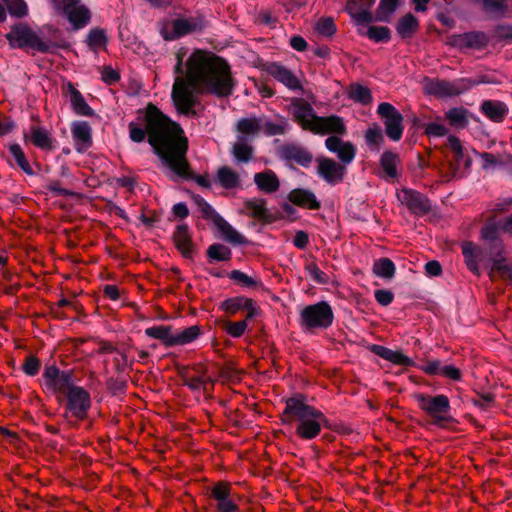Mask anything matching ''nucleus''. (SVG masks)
<instances>
[{"instance_id": "obj_1", "label": "nucleus", "mask_w": 512, "mask_h": 512, "mask_svg": "<svg viewBox=\"0 0 512 512\" xmlns=\"http://www.w3.org/2000/svg\"><path fill=\"white\" fill-rule=\"evenodd\" d=\"M184 56L182 49L176 54L174 72L179 76L173 84L171 97L180 114L195 117L194 107L199 105L195 93L227 98L232 95L236 81L227 61L219 56L195 50L185 62L186 71Z\"/></svg>"}, {"instance_id": "obj_2", "label": "nucleus", "mask_w": 512, "mask_h": 512, "mask_svg": "<svg viewBox=\"0 0 512 512\" xmlns=\"http://www.w3.org/2000/svg\"><path fill=\"white\" fill-rule=\"evenodd\" d=\"M128 129L129 137L135 143L143 142L148 135L147 142L153 153L169 170L168 177L171 180H194L201 187H211V182L206 176L195 175L190 170L186 157L188 139L182 127L157 106L149 103L144 110H138L137 122H130Z\"/></svg>"}, {"instance_id": "obj_3", "label": "nucleus", "mask_w": 512, "mask_h": 512, "mask_svg": "<svg viewBox=\"0 0 512 512\" xmlns=\"http://www.w3.org/2000/svg\"><path fill=\"white\" fill-rule=\"evenodd\" d=\"M281 421L284 425L295 423V434L302 440L316 438L322 427L340 431L336 422L329 420L319 409L308 405L306 396L301 393H296L285 400Z\"/></svg>"}, {"instance_id": "obj_4", "label": "nucleus", "mask_w": 512, "mask_h": 512, "mask_svg": "<svg viewBox=\"0 0 512 512\" xmlns=\"http://www.w3.org/2000/svg\"><path fill=\"white\" fill-rule=\"evenodd\" d=\"M480 236L481 245H476L471 241H465L461 245L466 266L476 276H480L482 273L480 265L508 254L500 237L498 225L484 224Z\"/></svg>"}, {"instance_id": "obj_5", "label": "nucleus", "mask_w": 512, "mask_h": 512, "mask_svg": "<svg viewBox=\"0 0 512 512\" xmlns=\"http://www.w3.org/2000/svg\"><path fill=\"white\" fill-rule=\"evenodd\" d=\"M5 38L11 48H30L40 53H48L53 47L62 49L69 47V44L65 41L59 43L43 41L27 23L23 22L12 25Z\"/></svg>"}, {"instance_id": "obj_6", "label": "nucleus", "mask_w": 512, "mask_h": 512, "mask_svg": "<svg viewBox=\"0 0 512 512\" xmlns=\"http://www.w3.org/2000/svg\"><path fill=\"white\" fill-rule=\"evenodd\" d=\"M334 321V312L326 301L307 305L300 310L298 324L307 331L326 330Z\"/></svg>"}, {"instance_id": "obj_7", "label": "nucleus", "mask_w": 512, "mask_h": 512, "mask_svg": "<svg viewBox=\"0 0 512 512\" xmlns=\"http://www.w3.org/2000/svg\"><path fill=\"white\" fill-rule=\"evenodd\" d=\"M421 410L433 419V424L443 427L445 423L453 421L450 415L451 405L449 398L444 394L430 396L424 393L414 395Z\"/></svg>"}, {"instance_id": "obj_8", "label": "nucleus", "mask_w": 512, "mask_h": 512, "mask_svg": "<svg viewBox=\"0 0 512 512\" xmlns=\"http://www.w3.org/2000/svg\"><path fill=\"white\" fill-rule=\"evenodd\" d=\"M57 14L66 16L73 30H80L91 20L90 10L80 0H48Z\"/></svg>"}, {"instance_id": "obj_9", "label": "nucleus", "mask_w": 512, "mask_h": 512, "mask_svg": "<svg viewBox=\"0 0 512 512\" xmlns=\"http://www.w3.org/2000/svg\"><path fill=\"white\" fill-rule=\"evenodd\" d=\"M446 147L451 150L452 156L448 160L447 179L465 177L471 167L472 159L465 154L460 139L454 135L447 138Z\"/></svg>"}, {"instance_id": "obj_10", "label": "nucleus", "mask_w": 512, "mask_h": 512, "mask_svg": "<svg viewBox=\"0 0 512 512\" xmlns=\"http://www.w3.org/2000/svg\"><path fill=\"white\" fill-rule=\"evenodd\" d=\"M46 388L58 395V400L68 394L77 385L74 384V374L71 370H60L56 365L46 366L42 375Z\"/></svg>"}, {"instance_id": "obj_11", "label": "nucleus", "mask_w": 512, "mask_h": 512, "mask_svg": "<svg viewBox=\"0 0 512 512\" xmlns=\"http://www.w3.org/2000/svg\"><path fill=\"white\" fill-rule=\"evenodd\" d=\"M377 114L385 126L386 136L392 141H399L404 131L403 115L388 102H381L378 105Z\"/></svg>"}, {"instance_id": "obj_12", "label": "nucleus", "mask_w": 512, "mask_h": 512, "mask_svg": "<svg viewBox=\"0 0 512 512\" xmlns=\"http://www.w3.org/2000/svg\"><path fill=\"white\" fill-rule=\"evenodd\" d=\"M65 410L78 420H84L88 416L92 401L90 393L81 386H76L68 391L64 397Z\"/></svg>"}, {"instance_id": "obj_13", "label": "nucleus", "mask_w": 512, "mask_h": 512, "mask_svg": "<svg viewBox=\"0 0 512 512\" xmlns=\"http://www.w3.org/2000/svg\"><path fill=\"white\" fill-rule=\"evenodd\" d=\"M489 36L483 31H469L448 36L446 44L461 51L473 49L481 51L489 44Z\"/></svg>"}, {"instance_id": "obj_14", "label": "nucleus", "mask_w": 512, "mask_h": 512, "mask_svg": "<svg viewBox=\"0 0 512 512\" xmlns=\"http://www.w3.org/2000/svg\"><path fill=\"white\" fill-rule=\"evenodd\" d=\"M464 81L455 79L449 81L446 79H426L424 89L429 95H434L438 98L451 97L460 95L466 92V88L463 87Z\"/></svg>"}, {"instance_id": "obj_15", "label": "nucleus", "mask_w": 512, "mask_h": 512, "mask_svg": "<svg viewBox=\"0 0 512 512\" xmlns=\"http://www.w3.org/2000/svg\"><path fill=\"white\" fill-rule=\"evenodd\" d=\"M317 174L330 185L341 183L346 174L345 165L327 157L317 158Z\"/></svg>"}, {"instance_id": "obj_16", "label": "nucleus", "mask_w": 512, "mask_h": 512, "mask_svg": "<svg viewBox=\"0 0 512 512\" xmlns=\"http://www.w3.org/2000/svg\"><path fill=\"white\" fill-rule=\"evenodd\" d=\"M481 267L487 272L491 281L502 280L507 284H512V261L508 254L486 262L480 265Z\"/></svg>"}, {"instance_id": "obj_17", "label": "nucleus", "mask_w": 512, "mask_h": 512, "mask_svg": "<svg viewBox=\"0 0 512 512\" xmlns=\"http://www.w3.org/2000/svg\"><path fill=\"white\" fill-rule=\"evenodd\" d=\"M291 114L295 122H297L304 130H312L315 117H318L312 105L302 98H292Z\"/></svg>"}, {"instance_id": "obj_18", "label": "nucleus", "mask_w": 512, "mask_h": 512, "mask_svg": "<svg viewBox=\"0 0 512 512\" xmlns=\"http://www.w3.org/2000/svg\"><path fill=\"white\" fill-rule=\"evenodd\" d=\"M278 155L282 160L295 162L304 168H308L313 161V154L307 148L295 143H286L279 147Z\"/></svg>"}, {"instance_id": "obj_19", "label": "nucleus", "mask_w": 512, "mask_h": 512, "mask_svg": "<svg viewBox=\"0 0 512 512\" xmlns=\"http://www.w3.org/2000/svg\"><path fill=\"white\" fill-rule=\"evenodd\" d=\"M314 134L326 135L337 134L345 135L347 133L346 125L343 118L337 115L318 116L315 117V122L311 130Z\"/></svg>"}, {"instance_id": "obj_20", "label": "nucleus", "mask_w": 512, "mask_h": 512, "mask_svg": "<svg viewBox=\"0 0 512 512\" xmlns=\"http://www.w3.org/2000/svg\"><path fill=\"white\" fill-rule=\"evenodd\" d=\"M401 202L415 215L422 216L431 210L428 198L414 189L404 188L402 190Z\"/></svg>"}, {"instance_id": "obj_21", "label": "nucleus", "mask_w": 512, "mask_h": 512, "mask_svg": "<svg viewBox=\"0 0 512 512\" xmlns=\"http://www.w3.org/2000/svg\"><path fill=\"white\" fill-rule=\"evenodd\" d=\"M265 71L290 90H302V85L299 79L293 74L291 70L279 62L267 63Z\"/></svg>"}, {"instance_id": "obj_22", "label": "nucleus", "mask_w": 512, "mask_h": 512, "mask_svg": "<svg viewBox=\"0 0 512 512\" xmlns=\"http://www.w3.org/2000/svg\"><path fill=\"white\" fill-rule=\"evenodd\" d=\"M266 204V199L256 197L245 201V207L251 212V216L265 224H271L279 219H283L281 213H271L267 209Z\"/></svg>"}, {"instance_id": "obj_23", "label": "nucleus", "mask_w": 512, "mask_h": 512, "mask_svg": "<svg viewBox=\"0 0 512 512\" xmlns=\"http://www.w3.org/2000/svg\"><path fill=\"white\" fill-rule=\"evenodd\" d=\"M71 134L78 152L83 153L92 146V129L87 121H74Z\"/></svg>"}, {"instance_id": "obj_24", "label": "nucleus", "mask_w": 512, "mask_h": 512, "mask_svg": "<svg viewBox=\"0 0 512 512\" xmlns=\"http://www.w3.org/2000/svg\"><path fill=\"white\" fill-rule=\"evenodd\" d=\"M287 199L293 205L303 209L319 210L321 208V202L310 189L295 188L288 193Z\"/></svg>"}, {"instance_id": "obj_25", "label": "nucleus", "mask_w": 512, "mask_h": 512, "mask_svg": "<svg viewBox=\"0 0 512 512\" xmlns=\"http://www.w3.org/2000/svg\"><path fill=\"white\" fill-rule=\"evenodd\" d=\"M369 351L373 354L385 359L395 365L412 367L415 362L410 357L406 356L399 350H392L382 345L372 344L368 347Z\"/></svg>"}, {"instance_id": "obj_26", "label": "nucleus", "mask_w": 512, "mask_h": 512, "mask_svg": "<svg viewBox=\"0 0 512 512\" xmlns=\"http://www.w3.org/2000/svg\"><path fill=\"white\" fill-rule=\"evenodd\" d=\"M174 37L180 38L185 35L200 32L205 28V20L202 16L178 18L172 22Z\"/></svg>"}, {"instance_id": "obj_27", "label": "nucleus", "mask_w": 512, "mask_h": 512, "mask_svg": "<svg viewBox=\"0 0 512 512\" xmlns=\"http://www.w3.org/2000/svg\"><path fill=\"white\" fill-rule=\"evenodd\" d=\"M238 141H252L262 130V121L257 117L241 118L236 124Z\"/></svg>"}, {"instance_id": "obj_28", "label": "nucleus", "mask_w": 512, "mask_h": 512, "mask_svg": "<svg viewBox=\"0 0 512 512\" xmlns=\"http://www.w3.org/2000/svg\"><path fill=\"white\" fill-rule=\"evenodd\" d=\"M217 230L221 233L222 238L234 245L241 246L248 243L247 239L235 230L220 214L211 221Z\"/></svg>"}, {"instance_id": "obj_29", "label": "nucleus", "mask_w": 512, "mask_h": 512, "mask_svg": "<svg viewBox=\"0 0 512 512\" xmlns=\"http://www.w3.org/2000/svg\"><path fill=\"white\" fill-rule=\"evenodd\" d=\"M480 112L489 120L501 123L507 117L509 108L506 103L499 100H484L480 105Z\"/></svg>"}, {"instance_id": "obj_30", "label": "nucleus", "mask_w": 512, "mask_h": 512, "mask_svg": "<svg viewBox=\"0 0 512 512\" xmlns=\"http://www.w3.org/2000/svg\"><path fill=\"white\" fill-rule=\"evenodd\" d=\"M65 94L69 97L73 111L77 115L91 117L94 110L88 105L81 92L69 82L65 88Z\"/></svg>"}, {"instance_id": "obj_31", "label": "nucleus", "mask_w": 512, "mask_h": 512, "mask_svg": "<svg viewBox=\"0 0 512 512\" xmlns=\"http://www.w3.org/2000/svg\"><path fill=\"white\" fill-rule=\"evenodd\" d=\"M173 241L183 257L192 258L194 245L187 224H180L176 227L173 233Z\"/></svg>"}, {"instance_id": "obj_32", "label": "nucleus", "mask_w": 512, "mask_h": 512, "mask_svg": "<svg viewBox=\"0 0 512 512\" xmlns=\"http://www.w3.org/2000/svg\"><path fill=\"white\" fill-rule=\"evenodd\" d=\"M254 183L260 191L266 194H273L280 188V180L277 174L271 169H265L262 172L255 173Z\"/></svg>"}, {"instance_id": "obj_33", "label": "nucleus", "mask_w": 512, "mask_h": 512, "mask_svg": "<svg viewBox=\"0 0 512 512\" xmlns=\"http://www.w3.org/2000/svg\"><path fill=\"white\" fill-rule=\"evenodd\" d=\"M379 163L383 171V174H380L381 178L394 180L399 177L397 167L401 163V160L397 153L391 150L384 151L380 157Z\"/></svg>"}, {"instance_id": "obj_34", "label": "nucleus", "mask_w": 512, "mask_h": 512, "mask_svg": "<svg viewBox=\"0 0 512 512\" xmlns=\"http://www.w3.org/2000/svg\"><path fill=\"white\" fill-rule=\"evenodd\" d=\"M345 11L353 19L356 26H363L374 21L371 11L363 9L358 0H348Z\"/></svg>"}, {"instance_id": "obj_35", "label": "nucleus", "mask_w": 512, "mask_h": 512, "mask_svg": "<svg viewBox=\"0 0 512 512\" xmlns=\"http://www.w3.org/2000/svg\"><path fill=\"white\" fill-rule=\"evenodd\" d=\"M481 10L492 20H499L507 16L508 4L506 0H478Z\"/></svg>"}, {"instance_id": "obj_36", "label": "nucleus", "mask_w": 512, "mask_h": 512, "mask_svg": "<svg viewBox=\"0 0 512 512\" xmlns=\"http://www.w3.org/2000/svg\"><path fill=\"white\" fill-rule=\"evenodd\" d=\"M202 334L200 325H192L183 330L173 328L172 347L184 346L195 341Z\"/></svg>"}, {"instance_id": "obj_37", "label": "nucleus", "mask_w": 512, "mask_h": 512, "mask_svg": "<svg viewBox=\"0 0 512 512\" xmlns=\"http://www.w3.org/2000/svg\"><path fill=\"white\" fill-rule=\"evenodd\" d=\"M419 29L418 19L411 13L402 16L396 24V31L402 39L411 38Z\"/></svg>"}, {"instance_id": "obj_38", "label": "nucleus", "mask_w": 512, "mask_h": 512, "mask_svg": "<svg viewBox=\"0 0 512 512\" xmlns=\"http://www.w3.org/2000/svg\"><path fill=\"white\" fill-rule=\"evenodd\" d=\"M254 300L252 298H248L246 296H235L225 299L219 306V309L229 313L236 314L239 311H244L248 309Z\"/></svg>"}, {"instance_id": "obj_39", "label": "nucleus", "mask_w": 512, "mask_h": 512, "mask_svg": "<svg viewBox=\"0 0 512 512\" xmlns=\"http://www.w3.org/2000/svg\"><path fill=\"white\" fill-rule=\"evenodd\" d=\"M145 334L148 337L161 341L163 345L166 347H172L173 326L171 325H159L148 327L145 329Z\"/></svg>"}, {"instance_id": "obj_40", "label": "nucleus", "mask_w": 512, "mask_h": 512, "mask_svg": "<svg viewBox=\"0 0 512 512\" xmlns=\"http://www.w3.org/2000/svg\"><path fill=\"white\" fill-rule=\"evenodd\" d=\"M206 255L208 262L210 264H214L216 262L230 261L232 258V251L229 247L221 243H213L207 248Z\"/></svg>"}, {"instance_id": "obj_41", "label": "nucleus", "mask_w": 512, "mask_h": 512, "mask_svg": "<svg viewBox=\"0 0 512 512\" xmlns=\"http://www.w3.org/2000/svg\"><path fill=\"white\" fill-rule=\"evenodd\" d=\"M372 271L377 277L391 280L395 276L396 267L391 259L382 257L374 261Z\"/></svg>"}, {"instance_id": "obj_42", "label": "nucleus", "mask_w": 512, "mask_h": 512, "mask_svg": "<svg viewBox=\"0 0 512 512\" xmlns=\"http://www.w3.org/2000/svg\"><path fill=\"white\" fill-rule=\"evenodd\" d=\"M469 111L463 107H454L445 113V118L449 124L455 128H465L469 124Z\"/></svg>"}, {"instance_id": "obj_43", "label": "nucleus", "mask_w": 512, "mask_h": 512, "mask_svg": "<svg viewBox=\"0 0 512 512\" xmlns=\"http://www.w3.org/2000/svg\"><path fill=\"white\" fill-rule=\"evenodd\" d=\"M217 181L225 189H233L240 184L239 175L228 166H222L218 169Z\"/></svg>"}, {"instance_id": "obj_44", "label": "nucleus", "mask_w": 512, "mask_h": 512, "mask_svg": "<svg viewBox=\"0 0 512 512\" xmlns=\"http://www.w3.org/2000/svg\"><path fill=\"white\" fill-rule=\"evenodd\" d=\"M85 43L92 51H97L100 48L106 47L108 43V36L102 28H92L87 34Z\"/></svg>"}, {"instance_id": "obj_45", "label": "nucleus", "mask_w": 512, "mask_h": 512, "mask_svg": "<svg viewBox=\"0 0 512 512\" xmlns=\"http://www.w3.org/2000/svg\"><path fill=\"white\" fill-rule=\"evenodd\" d=\"M30 133L31 141L36 147L43 150L53 149V139L45 129L37 126H32Z\"/></svg>"}, {"instance_id": "obj_46", "label": "nucleus", "mask_w": 512, "mask_h": 512, "mask_svg": "<svg viewBox=\"0 0 512 512\" xmlns=\"http://www.w3.org/2000/svg\"><path fill=\"white\" fill-rule=\"evenodd\" d=\"M359 34L376 43H388L391 40V30L387 26H370L366 32L359 30Z\"/></svg>"}, {"instance_id": "obj_47", "label": "nucleus", "mask_w": 512, "mask_h": 512, "mask_svg": "<svg viewBox=\"0 0 512 512\" xmlns=\"http://www.w3.org/2000/svg\"><path fill=\"white\" fill-rule=\"evenodd\" d=\"M9 152L12 155L17 166L27 175H34V171L29 164L26 155L22 149V147L18 143H13L9 145Z\"/></svg>"}, {"instance_id": "obj_48", "label": "nucleus", "mask_w": 512, "mask_h": 512, "mask_svg": "<svg viewBox=\"0 0 512 512\" xmlns=\"http://www.w3.org/2000/svg\"><path fill=\"white\" fill-rule=\"evenodd\" d=\"M232 155L238 163H248L253 158L254 149L248 141H238L233 145Z\"/></svg>"}, {"instance_id": "obj_49", "label": "nucleus", "mask_w": 512, "mask_h": 512, "mask_svg": "<svg viewBox=\"0 0 512 512\" xmlns=\"http://www.w3.org/2000/svg\"><path fill=\"white\" fill-rule=\"evenodd\" d=\"M365 140L370 148L379 150L385 141L381 127L376 123L370 126L365 132Z\"/></svg>"}, {"instance_id": "obj_50", "label": "nucleus", "mask_w": 512, "mask_h": 512, "mask_svg": "<svg viewBox=\"0 0 512 512\" xmlns=\"http://www.w3.org/2000/svg\"><path fill=\"white\" fill-rule=\"evenodd\" d=\"M480 157L483 161V163H482L483 169H488L489 167H495V166H500V167L511 166L512 167V156L511 155H507L506 157L503 158V157H498L489 152H483L480 154Z\"/></svg>"}, {"instance_id": "obj_51", "label": "nucleus", "mask_w": 512, "mask_h": 512, "mask_svg": "<svg viewBox=\"0 0 512 512\" xmlns=\"http://www.w3.org/2000/svg\"><path fill=\"white\" fill-rule=\"evenodd\" d=\"M349 98L360 104L367 105L372 101V93L369 88L356 83L350 87Z\"/></svg>"}, {"instance_id": "obj_52", "label": "nucleus", "mask_w": 512, "mask_h": 512, "mask_svg": "<svg viewBox=\"0 0 512 512\" xmlns=\"http://www.w3.org/2000/svg\"><path fill=\"white\" fill-rule=\"evenodd\" d=\"M197 372L201 374V376L189 378L187 376L182 375L183 385L187 386L192 391H199L201 388H205L206 381H212L210 377H206L207 369L205 367H200L197 369Z\"/></svg>"}, {"instance_id": "obj_53", "label": "nucleus", "mask_w": 512, "mask_h": 512, "mask_svg": "<svg viewBox=\"0 0 512 512\" xmlns=\"http://www.w3.org/2000/svg\"><path fill=\"white\" fill-rule=\"evenodd\" d=\"M229 278L246 288L258 289L263 285L260 280H257L240 270H232L229 273Z\"/></svg>"}, {"instance_id": "obj_54", "label": "nucleus", "mask_w": 512, "mask_h": 512, "mask_svg": "<svg viewBox=\"0 0 512 512\" xmlns=\"http://www.w3.org/2000/svg\"><path fill=\"white\" fill-rule=\"evenodd\" d=\"M306 273L310 276V278L317 284L325 285L329 282V277L326 273H324L318 265L313 262H306L304 267Z\"/></svg>"}, {"instance_id": "obj_55", "label": "nucleus", "mask_w": 512, "mask_h": 512, "mask_svg": "<svg viewBox=\"0 0 512 512\" xmlns=\"http://www.w3.org/2000/svg\"><path fill=\"white\" fill-rule=\"evenodd\" d=\"M192 199L198 206L204 219L212 221L217 215H219V213L202 196L193 194Z\"/></svg>"}, {"instance_id": "obj_56", "label": "nucleus", "mask_w": 512, "mask_h": 512, "mask_svg": "<svg viewBox=\"0 0 512 512\" xmlns=\"http://www.w3.org/2000/svg\"><path fill=\"white\" fill-rule=\"evenodd\" d=\"M10 16L15 18H24L28 15L29 9L25 0H12L5 4Z\"/></svg>"}, {"instance_id": "obj_57", "label": "nucleus", "mask_w": 512, "mask_h": 512, "mask_svg": "<svg viewBox=\"0 0 512 512\" xmlns=\"http://www.w3.org/2000/svg\"><path fill=\"white\" fill-rule=\"evenodd\" d=\"M316 31L322 36L331 37L336 33L337 28L331 17H323L318 20Z\"/></svg>"}, {"instance_id": "obj_58", "label": "nucleus", "mask_w": 512, "mask_h": 512, "mask_svg": "<svg viewBox=\"0 0 512 512\" xmlns=\"http://www.w3.org/2000/svg\"><path fill=\"white\" fill-rule=\"evenodd\" d=\"M41 368V361L34 355H28L21 366V370L27 376H36Z\"/></svg>"}, {"instance_id": "obj_59", "label": "nucleus", "mask_w": 512, "mask_h": 512, "mask_svg": "<svg viewBox=\"0 0 512 512\" xmlns=\"http://www.w3.org/2000/svg\"><path fill=\"white\" fill-rule=\"evenodd\" d=\"M463 83V87L466 88V92L469 91L472 87L480 85V84H496L498 81L489 75H479L475 78H461Z\"/></svg>"}, {"instance_id": "obj_60", "label": "nucleus", "mask_w": 512, "mask_h": 512, "mask_svg": "<svg viewBox=\"0 0 512 512\" xmlns=\"http://www.w3.org/2000/svg\"><path fill=\"white\" fill-rule=\"evenodd\" d=\"M210 496L220 503L228 498H230V486L224 482H218L210 492Z\"/></svg>"}, {"instance_id": "obj_61", "label": "nucleus", "mask_w": 512, "mask_h": 512, "mask_svg": "<svg viewBox=\"0 0 512 512\" xmlns=\"http://www.w3.org/2000/svg\"><path fill=\"white\" fill-rule=\"evenodd\" d=\"M287 121L285 119L282 120L281 123H273L267 121L263 126L264 134L266 136H276V135H284L286 133Z\"/></svg>"}, {"instance_id": "obj_62", "label": "nucleus", "mask_w": 512, "mask_h": 512, "mask_svg": "<svg viewBox=\"0 0 512 512\" xmlns=\"http://www.w3.org/2000/svg\"><path fill=\"white\" fill-rule=\"evenodd\" d=\"M336 154L342 163L349 164L356 156V148L351 142H344V145Z\"/></svg>"}, {"instance_id": "obj_63", "label": "nucleus", "mask_w": 512, "mask_h": 512, "mask_svg": "<svg viewBox=\"0 0 512 512\" xmlns=\"http://www.w3.org/2000/svg\"><path fill=\"white\" fill-rule=\"evenodd\" d=\"M477 396V398H472L471 402L482 411L488 410L494 404V395L491 393H477Z\"/></svg>"}, {"instance_id": "obj_64", "label": "nucleus", "mask_w": 512, "mask_h": 512, "mask_svg": "<svg viewBox=\"0 0 512 512\" xmlns=\"http://www.w3.org/2000/svg\"><path fill=\"white\" fill-rule=\"evenodd\" d=\"M247 329L246 321L231 322L228 321L225 324L226 332L233 338H240L243 336Z\"/></svg>"}]
</instances>
